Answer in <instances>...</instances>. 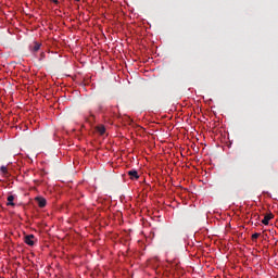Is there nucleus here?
<instances>
[{
    "label": "nucleus",
    "mask_w": 278,
    "mask_h": 278,
    "mask_svg": "<svg viewBox=\"0 0 278 278\" xmlns=\"http://www.w3.org/2000/svg\"><path fill=\"white\" fill-rule=\"evenodd\" d=\"M35 201L39 207H47V199H45L42 197H37V198H35Z\"/></svg>",
    "instance_id": "f257e3e1"
},
{
    "label": "nucleus",
    "mask_w": 278,
    "mask_h": 278,
    "mask_svg": "<svg viewBox=\"0 0 278 278\" xmlns=\"http://www.w3.org/2000/svg\"><path fill=\"white\" fill-rule=\"evenodd\" d=\"M40 47H42V45L38 41H35L33 46H30L31 53H38V51H40Z\"/></svg>",
    "instance_id": "f03ea898"
},
{
    "label": "nucleus",
    "mask_w": 278,
    "mask_h": 278,
    "mask_svg": "<svg viewBox=\"0 0 278 278\" xmlns=\"http://www.w3.org/2000/svg\"><path fill=\"white\" fill-rule=\"evenodd\" d=\"M34 235H28L25 237L24 242L28 244V247H34Z\"/></svg>",
    "instance_id": "7ed1b4c3"
},
{
    "label": "nucleus",
    "mask_w": 278,
    "mask_h": 278,
    "mask_svg": "<svg viewBox=\"0 0 278 278\" xmlns=\"http://www.w3.org/2000/svg\"><path fill=\"white\" fill-rule=\"evenodd\" d=\"M128 175H129L130 179H139L140 178V176L138 175V170H136V169L129 170Z\"/></svg>",
    "instance_id": "20e7f679"
},
{
    "label": "nucleus",
    "mask_w": 278,
    "mask_h": 278,
    "mask_svg": "<svg viewBox=\"0 0 278 278\" xmlns=\"http://www.w3.org/2000/svg\"><path fill=\"white\" fill-rule=\"evenodd\" d=\"M271 218H274L273 213L265 215V217L262 219L263 225H268V223H270Z\"/></svg>",
    "instance_id": "39448f33"
},
{
    "label": "nucleus",
    "mask_w": 278,
    "mask_h": 278,
    "mask_svg": "<svg viewBox=\"0 0 278 278\" xmlns=\"http://www.w3.org/2000/svg\"><path fill=\"white\" fill-rule=\"evenodd\" d=\"M96 129H97L98 134H100V136H103L105 134V126H103V125L97 126Z\"/></svg>",
    "instance_id": "423d86ee"
},
{
    "label": "nucleus",
    "mask_w": 278,
    "mask_h": 278,
    "mask_svg": "<svg viewBox=\"0 0 278 278\" xmlns=\"http://www.w3.org/2000/svg\"><path fill=\"white\" fill-rule=\"evenodd\" d=\"M7 205H8V206L11 205V207H14V205H16V204L14 203V195H9V197H8V203H7Z\"/></svg>",
    "instance_id": "0eeeda50"
},
{
    "label": "nucleus",
    "mask_w": 278,
    "mask_h": 278,
    "mask_svg": "<svg viewBox=\"0 0 278 278\" xmlns=\"http://www.w3.org/2000/svg\"><path fill=\"white\" fill-rule=\"evenodd\" d=\"M0 170H1L2 175H8V167L1 166Z\"/></svg>",
    "instance_id": "6e6552de"
},
{
    "label": "nucleus",
    "mask_w": 278,
    "mask_h": 278,
    "mask_svg": "<svg viewBox=\"0 0 278 278\" xmlns=\"http://www.w3.org/2000/svg\"><path fill=\"white\" fill-rule=\"evenodd\" d=\"M257 238H260V232L252 235V240H257Z\"/></svg>",
    "instance_id": "1a4fd4ad"
},
{
    "label": "nucleus",
    "mask_w": 278,
    "mask_h": 278,
    "mask_svg": "<svg viewBox=\"0 0 278 278\" xmlns=\"http://www.w3.org/2000/svg\"><path fill=\"white\" fill-rule=\"evenodd\" d=\"M52 1V3H55V5H58V3H60V1H58V0H51Z\"/></svg>",
    "instance_id": "9d476101"
},
{
    "label": "nucleus",
    "mask_w": 278,
    "mask_h": 278,
    "mask_svg": "<svg viewBox=\"0 0 278 278\" xmlns=\"http://www.w3.org/2000/svg\"><path fill=\"white\" fill-rule=\"evenodd\" d=\"M90 118H92V121L94 119V115H91V117Z\"/></svg>",
    "instance_id": "9b49d317"
},
{
    "label": "nucleus",
    "mask_w": 278,
    "mask_h": 278,
    "mask_svg": "<svg viewBox=\"0 0 278 278\" xmlns=\"http://www.w3.org/2000/svg\"><path fill=\"white\" fill-rule=\"evenodd\" d=\"M75 1H78V2H79L80 0H75Z\"/></svg>",
    "instance_id": "f8f14e48"
}]
</instances>
